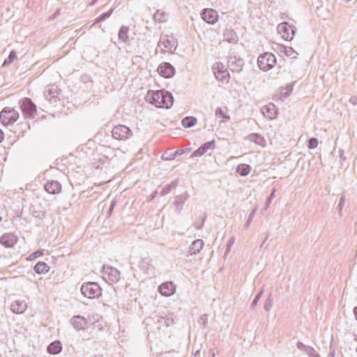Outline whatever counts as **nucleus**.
<instances>
[{"label": "nucleus", "mask_w": 357, "mask_h": 357, "mask_svg": "<svg viewBox=\"0 0 357 357\" xmlns=\"http://www.w3.org/2000/svg\"><path fill=\"white\" fill-rule=\"evenodd\" d=\"M183 150L179 149V150L176 151L173 153V155H172L170 157H166V154H167V152H166L162 155L161 158H162V160H165V161L172 160H174L176 156L181 155V154H183Z\"/></svg>", "instance_id": "34"}, {"label": "nucleus", "mask_w": 357, "mask_h": 357, "mask_svg": "<svg viewBox=\"0 0 357 357\" xmlns=\"http://www.w3.org/2000/svg\"><path fill=\"white\" fill-rule=\"evenodd\" d=\"M297 348L299 349V350H304L307 354V349L308 348L310 347L309 346H306L305 344H304L303 343H302L301 342H298L297 343V345H296Z\"/></svg>", "instance_id": "48"}, {"label": "nucleus", "mask_w": 357, "mask_h": 357, "mask_svg": "<svg viewBox=\"0 0 357 357\" xmlns=\"http://www.w3.org/2000/svg\"><path fill=\"white\" fill-rule=\"evenodd\" d=\"M293 52H294V50L291 47H289V49L286 50L285 54L287 56H291Z\"/></svg>", "instance_id": "52"}, {"label": "nucleus", "mask_w": 357, "mask_h": 357, "mask_svg": "<svg viewBox=\"0 0 357 357\" xmlns=\"http://www.w3.org/2000/svg\"><path fill=\"white\" fill-rule=\"evenodd\" d=\"M45 190L52 195L59 194L61 190V185L56 181H47L45 185Z\"/></svg>", "instance_id": "17"}, {"label": "nucleus", "mask_w": 357, "mask_h": 357, "mask_svg": "<svg viewBox=\"0 0 357 357\" xmlns=\"http://www.w3.org/2000/svg\"><path fill=\"white\" fill-rule=\"evenodd\" d=\"M112 13H113V9H110L107 12L101 14L96 19L95 23H98V22L105 21L106 19H107L112 15Z\"/></svg>", "instance_id": "35"}, {"label": "nucleus", "mask_w": 357, "mask_h": 357, "mask_svg": "<svg viewBox=\"0 0 357 357\" xmlns=\"http://www.w3.org/2000/svg\"><path fill=\"white\" fill-rule=\"evenodd\" d=\"M356 98L355 97H352L350 98V102H351L353 105H355L356 103Z\"/></svg>", "instance_id": "56"}, {"label": "nucleus", "mask_w": 357, "mask_h": 357, "mask_svg": "<svg viewBox=\"0 0 357 357\" xmlns=\"http://www.w3.org/2000/svg\"><path fill=\"white\" fill-rule=\"evenodd\" d=\"M105 273L107 274L109 280L112 283H116L120 280V271L116 268L109 266L107 268Z\"/></svg>", "instance_id": "20"}, {"label": "nucleus", "mask_w": 357, "mask_h": 357, "mask_svg": "<svg viewBox=\"0 0 357 357\" xmlns=\"http://www.w3.org/2000/svg\"><path fill=\"white\" fill-rule=\"evenodd\" d=\"M96 0H93L91 4L93 5L96 3Z\"/></svg>", "instance_id": "64"}, {"label": "nucleus", "mask_w": 357, "mask_h": 357, "mask_svg": "<svg viewBox=\"0 0 357 357\" xmlns=\"http://www.w3.org/2000/svg\"><path fill=\"white\" fill-rule=\"evenodd\" d=\"M176 41H174V38L169 39L167 36H165L163 37H161L158 46L159 47H163L167 50H171L172 48L175 45Z\"/></svg>", "instance_id": "22"}, {"label": "nucleus", "mask_w": 357, "mask_h": 357, "mask_svg": "<svg viewBox=\"0 0 357 357\" xmlns=\"http://www.w3.org/2000/svg\"><path fill=\"white\" fill-rule=\"evenodd\" d=\"M70 323L77 331L85 329L88 324L86 319L80 315L73 316L70 319Z\"/></svg>", "instance_id": "14"}, {"label": "nucleus", "mask_w": 357, "mask_h": 357, "mask_svg": "<svg viewBox=\"0 0 357 357\" xmlns=\"http://www.w3.org/2000/svg\"><path fill=\"white\" fill-rule=\"evenodd\" d=\"M116 204V201L115 199H113V200L112 201V202H111V204H110L109 208V210H108V211H107V216H108V217H109V216H110V215H112V212H113V210H114V207H115Z\"/></svg>", "instance_id": "49"}, {"label": "nucleus", "mask_w": 357, "mask_h": 357, "mask_svg": "<svg viewBox=\"0 0 357 357\" xmlns=\"http://www.w3.org/2000/svg\"><path fill=\"white\" fill-rule=\"evenodd\" d=\"M202 18L207 23L214 24L218 18L217 13L213 9H205L201 14Z\"/></svg>", "instance_id": "13"}, {"label": "nucleus", "mask_w": 357, "mask_h": 357, "mask_svg": "<svg viewBox=\"0 0 357 357\" xmlns=\"http://www.w3.org/2000/svg\"><path fill=\"white\" fill-rule=\"evenodd\" d=\"M268 237H269V234H268L266 236V237H265V238H264V241H263L262 244L261 245V247L263 246V245L265 243V242H266V240L268 238Z\"/></svg>", "instance_id": "59"}, {"label": "nucleus", "mask_w": 357, "mask_h": 357, "mask_svg": "<svg viewBox=\"0 0 357 357\" xmlns=\"http://www.w3.org/2000/svg\"><path fill=\"white\" fill-rule=\"evenodd\" d=\"M34 271L38 274H45L50 271V266L45 262L39 261L35 265Z\"/></svg>", "instance_id": "27"}, {"label": "nucleus", "mask_w": 357, "mask_h": 357, "mask_svg": "<svg viewBox=\"0 0 357 357\" xmlns=\"http://www.w3.org/2000/svg\"><path fill=\"white\" fill-rule=\"evenodd\" d=\"M261 112L266 118L270 120L275 119L278 115V109L273 103L264 106L261 108Z\"/></svg>", "instance_id": "11"}, {"label": "nucleus", "mask_w": 357, "mask_h": 357, "mask_svg": "<svg viewBox=\"0 0 357 357\" xmlns=\"http://www.w3.org/2000/svg\"><path fill=\"white\" fill-rule=\"evenodd\" d=\"M189 198L188 192H185L183 194L178 195L175 197L174 205L175 206V211L178 213L183 208V205Z\"/></svg>", "instance_id": "18"}, {"label": "nucleus", "mask_w": 357, "mask_h": 357, "mask_svg": "<svg viewBox=\"0 0 357 357\" xmlns=\"http://www.w3.org/2000/svg\"><path fill=\"white\" fill-rule=\"evenodd\" d=\"M215 115L218 116H222L223 119H229V116L225 114L222 109L220 107H218L215 110Z\"/></svg>", "instance_id": "46"}, {"label": "nucleus", "mask_w": 357, "mask_h": 357, "mask_svg": "<svg viewBox=\"0 0 357 357\" xmlns=\"http://www.w3.org/2000/svg\"><path fill=\"white\" fill-rule=\"evenodd\" d=\"M215 76L218 81L226 83L229 82L230 77L229 73L226 69L220 70V72H216Z\"/></svg>", "instance_id": "29"}, {"label": "nucleus", "mask_w": 357, "mask_h": 357, "mask_svg": "<svg viewBox=\"0 0 357 357\" xmlns=\"http://www.w3.org/2000/svg\"><path fill=\"white\" fill-rule=\"evenodd\" d=\"M224 38L229 43H235L237 41L236 33L231 29H227L225 31Z\"/></svg>", "instance_id": "30"}, {"label": "nucleus", "mask_w": 357, "mask_h": 357, "mask_svg": "<svg viewBox=\"0 0 357 357\" xmlns=\"http://www.w3.org/2000/svg\"><path fill=\"white\" fill-rule=\"evenodd\" d=\"M160 320L164 321V325L167 327L169 326L174 323V319L171 318L160 317Z\"/></svg>", "instance_id": "45"}, {"label": "nucleus", "mask_w": 357, "mask_h": 357, "mask_svg": "<svg viewBox=\"0 0 357 357\" xmlns=\"http://www.w3.org/2000/svg\"><path fill=\"white\" fill-rule=\"evenodd\" d=\"M198 323L199 325L202 326L204 328H206L208 325V315L206 314H203L200 316Z\"/></svg>", "instance_id": "39"}, {"label": "nucleus", "mask_w": 357, "mask_h": 357, "mask_svg": "<svg viewBox=\"0 0 357 357\" xmlns=\"http://www.w3.org/2000/svg\"><path fill=\"white\" fill-rule=\"evenodd\" d=\"M215 148V141L212 140L202 144L199 149L192 152L191 157H200L203 155L208 149Z\"/></svg>", "instance_id": "15"}, {"label": "nucleus", "mask_w": 357, "mask_h": 357, "mask_svg": "<svg viewBox=\"0 0 357 357\" xmlns=\"http://www.w3.org/2000/svg\"><path fill=\"white\" fill-rule=\"evenodd\" d=\"M62 350V345L60 341H54L47 347V351L50 354H58Z\"/></svg>", "instance_id": "25"}, {"label": "nucleus", "mask_w": 357, "mask_h": 357, "mask_svg": "<svg viewBox=\"0 0 357 357\" xmlns=\"http://www.w3.org/2000/svg\"><path fill=\"white\" fill-rule=\"evenodd\" d=\"M59 13V10H56V12L54 13V16L51 17L52 19H54L56 14Z\"/></svg>", "instance_id": "62"}, {"label": "nucleus", "mask_w": 357, "mask_h": 357, "mask_svg": "<svg viewBox=\"0 0 357 357\" xmlns=\"http://www.w3.org/2000/svg\"><path fill=\"white\" fill-rule=\"evenodd\" d=\"M245 64L244 60L238 56L231 54L229 56L227 66L233 73H240Z\"/></svg>", "instance_id": "7"}, {"label": "nucleus", "mask_w": 357, "mask_h": 357, "mask_svg": "<svg viewBox=\"0 0 357 357\" xmlns=\"http://www.w3.org/2000/svg\"><path fill=\"white\" fill-rule=\"evenodd\" d=\"M172 155V154H168V153H167V154H166V157H170Z\"/></svg>", "instance_id": "63"}, {"label": "nucleus", "mask_w": 357, "mask_h": 357, "mask_svg": "<svg viewBox=\"0 0 357 357\" xmlns=\"http://www.w3.org/2000/svg\"><path fill=\"white\" fill-rule=\"evenodd\" d=\"M82 294L89 298H97L102 294V289L97 282H85L81 287Z\"/></svg>", "instance_id": "1"}, {"label": "nucleus", "mask_w": 357, "mask_h": 357, "mask_svg": "<svg viewBox=\"0 0 357 357\" xmlns=\"http://www.w3.org/2000/svg\"><path fill=\"white\" fill-rule=\"evenodd\" d=\"M250 170V166L246 164H240L236 167V172L243 176L248 175Z\"/></svg>", "instance_id": "31"}, {"label": "nucleus", "mask_w": 357, "mask_h": 357, "mask_svg": "<svg viewBox=\"0 0 357 357\" xmlns=\"http://www.w3.org/2000/svg\"><path fill=\"white\" fill-rule=\"evenodd\" d=\"M276 64V58L271 52H265L260 54L257 59V65L259 69L263 71H268L273 68Z\"/></svg>", "instance_id": "3"}, {"label": "nucleus", "mask_w": 357, "mask_h": 357, "mask_svg": "<svg viewBox=\"0 0 357 357\" xmlns=\"http://www.w3.org/2000/svg\"><path fill=\"white\" fill-rule=\"evenodd\" d=\"M234 242H235V237L233 236V237L230 238V239L229 240V241L227 243V249L225 252V255H227L230 252L231 247L233 245Z\"/></svg>", "instance_id": "44"}, {"label": "nucleus", "mask_w": 357, "mask_h": 357, "mask_svg": "<svg viewBox=\"0 0 357 357\" xmlns=\"http://www.w3.org/2000/svg\"><path fill=\"white\" fill-rule=\"evenodd\" d=\"M16 58H17V55H16L15 51L12 50L10 52L8 59H6L4 61L3 66H6V65H8V64L11 63Z\"/></svg>", "instance_id": "38"}, {"label": "nucleus", "mask_w": 357, "mask_h": 357, "mask_svg": "<svg viewBox=\"0 0 357 357\" xmlns=\"http://www.w3.org/2000/svg\"><path fill=\"white\" fill-rule=\"evenodd\" d=\"M245 139L262 146H264L266 144V141L264 138L258 133L250 134L247 137H245Z\"/></svg>", "instance_id": "24"}, {"label": "nucleus", "mask_w": 357, "mask_h": 357, "mask_svg": "<svg viewBox=\"0 0 357 357\" xmlns=\"http://www.w3.org/2000/svg\"><path fill=\"white\" fill-rule=\"evenodd\" d=\"M158 71L159 74L165 78H170L175 74V69L169 63L163 62L160 64Z\"/></svg>", "instance_id": "8"}, {"label": "nucleus", "mask_w": 357, "mask_h": 357, "mask_svg": "<svg viewBox=\"0 0 357 357\" xmlns=\"http://www.w3.org/2000/svg\"><path fill=\"white\" fill-rule=\"evenodd\" d=\"M45 97L50 104L56 103L58 99L57 86H52L47 93H45Z\"/></svg>", "instance_id": "21"}, {"label": "nucleus", "mask_w": 357, "mask_h": 357, "mask_svg": "<svg viewBox=\"0 0 357 357\" xmlns=\"http://www.w3.org/2000/svg\"><path fill=\"white\" fill-rule=\"evenodd\" d=\"M275 192V189L273 190L271 195L268 198V201H270L273 197Z\"/></svg>", "instance_id": "57"}, {"label": "nucleus", "mask_w": 357, "mask_h": 357, "mask_svg": "<svg viewBox=\"0 0 357 357\" xmlns=\"http://www.w3.org/2000/svg\"><path fill=\"white\" fill-rule=\"evenodd\" d=\"M204 243L202 239L195 240L189 248V254L190 255L198 254L203 248Z\"/></svg>", "instance_id": "23"}, {"label": "nucleus", "mask_w": 357, "mask_h": 357, "mask_svg": "<svg viewBox=\"0 0 357 357\" xmlns=\"http://www.w3.org/2000/svg\"><path fill=\"white\" fill-rule=\"evenodd\" d=\"M307 355L309 357H321L320 355L313 347H309L307 349Z\"/></svg>", "instance_id": "43"}, {"label": "nucleus", "mask_w": 357, "mask_h": 357, "mask_svg": "<svg viewBox=\"0 0 357 357\" xmlns=\"http://www.w3.org/2000/svg\"><path fill=\"white\" fill-rule=\"evenodd\" d=\"M204 220H203V221L200 225H197V226H195V229H200L204 226Z\"/></svg>", "instance_id": "55"}, {"label": "nucleus", "mask_w": 357, "mask_h": 357, "mask_svg": "<svg viewBox=\"0 0 357 357\" xmlns=\"http://www.w3.org/2000/svg\"><path fill=\"white\" fill-rule=\"evenodd\" d=\"M161 107L162 108H170L174 103V98L172 94L167 91H163V94L161 96Z\"/></svg>", "instance_id": "19"}, {"label": "nucleus", "mask_w": 357, "mask_h": 357, "mask_svg": "<svg viewBox=\"0 0 357 357\" xmlns=\"http://www.w3.org/2000/svg\"><path fill=\"white\" fill-rule=\"evenodd\" d=\"M112 137L118 140H126L132 136L131 130L124 125H117L112 130Z\"/></svg>", "instance_id": "5"}, {"label": "nucleus", "mask_w": 357, "mask_h": 357, "mask_svg": "<svg viewBox=\"0 0 357 357\" xmlns=\"http://www.w3.org/2000/svg\"><path fill=\"white\" fill-rule=\"evenodd\" d=\"M153 20L159 23L166 22L168 20V13L165 11L158 10L153 15Z\"/></svg>", "instance_id": "26"}, {"label": "nucleus", "mask_w": 357, "mask_h": 357, "mask_svg": "<svg viewBox=\"0 0 357 357\" xmlns=\"http://www.w3.org/2000/svg\"><path fill=\"white\" fill-rule=\"evenodd\" d=\"M128 26H122L119 31V39L125 43L128 41Z\"/></svg>", "instance_id": "32"}, {"label": "nucleus", "mask_w": 357, "mask_h": 357, "mask_svg": "<svg viewBox=\"0 0 357 357\" xmlns=\"http://www.w3.org/2000/svg\"><path fill=\"white\" fill-rule=\"evenodd\" d=\"M20 114L15 109L6 107L0 113V121L3 126L13 125L19 119Z\"/></svg>", "instance_id": "2"}, {"label": "nucleus", "mask_w": 357, "mask_h": 357, "mask_svg": "<svg viewBox=\"0 0 357 357\" xmlns=\"http://www.w3.org/2000/svg\"><path fill=\"white\" fill-rule=\"evenodd\" d=\"M345 195H342L341 197H340V201H339V204L337 206V208L339 211V214L341 215V213H342V208H344V206L345 204Z\"/></svg>", "instance_id": "42"}, {"label": "nucleus", "mask_w": 357, "mask_h": 357, "mask_svg": "<svg viewBox=\"0 0 357 357\" xmlns=\"http://www.w3.org/2000/svg\"><path fill=\"white\" fill-rule=\"evenodd\" d=\"M292 90H293L292 86H289V87H288V88H287V91L283 93V95H282V96H283V97H284V98H287V97H289V95H290V93H291Z\"/></svg>", "instance_id": "51"}, {"label": "nucleus", "mask_w": 357, "mask_h": 357, "mask_svg": "<svg viewBox=\"0 0 357 357\" xmlns=\"http://www.w3.org/2000/svg\"><path fill=\"white\" fill-rule=\"evenodd\" d=\"M256 211H257V208H254V209L251 211L250 214L249 215L248 219V220H247V222H246V224H245V226H246V227H248V226H249V225L250 224L251 221L252 220V218H254V216H255V214Z\"/></svg>", "instance_id": "47"}, {"label": "nucleus", "mask_w": 357, "mask_h": 357, "mask_svg": "<svg viewBox=\"0 0 357 357\" xmlns=\"http://www.w3.org/2000/svg\"><path fill=\"white\" fill-rule=\"evenodd\" d=\"M278 31L284 39L291 40L296 32V27L289 24L287 22H282L278 24Z\"/></svg>", "instance_id": "6"}, {"label": "nucleus", "mask_w": 357, "mask_h": 357, "mask_svg": "<svg viewBox=\"0 0 357 357\" xmlns=\"http://www.w3.org/2000/svg\"><path fill=\"white\" fill-rule=\"evenodd\" d=\"M197 122V118L195 116H185L181 121L182 126L185 128H189L194 126Z\"/></svg>", "instance_id": "28"}, {"label": "nucleus", "mask_w": 357, "mask_h": 357, "mask_svg": "<svg viewBox=\"0 0 357 357\" xmlns=\"http://www.w3.org/2000/svg\"><path fill=\"white\" fill-rule=\"evenodd\" d=\"M263 293H264V288H261V290L255 296L253 301L252 302V303L250 305L251 309H254L257 306V303L259 301V299L261 298V295L263 294Z\"/></svg>", "instance_id": "37"}, {"label": "nucleus", "mask_w": 357, "mask_h": 357, "mask_svg": "<svg viewBox=\"0 0 357 357\" xmlns=\"http://www.w3.org/2000/svg\"><path fill=\"white\" fill-rule=\"evenodd\" d=\"M43 255V251L38 250V251L34 252L33 253H32V254L30 255V257H33V258H34V259H35V258H37V257H40V256H41V255Z\"/></svg>", "instance_id": "50"}, {"label": "nucleus", "mask_w": 357, "mask_h": 357, "mask_svg": "<svg viewBox=\"0 0 357 357\" xmlns=\"http://www.w3.org/2000/svg\"><path fill=\"white\" fill-rule=\"evenodd\" d=\"M178 179L174 180V181L171 182L169 184L165 185L162 190L160 191V195L165 196L169 193L173 189L176 188L178 185Z\"/></svg>", "instance_id": "33"}, {"label": "nucleus", "mask_w": 357, "mask_h": 357, "mask_svg": "<svg viewBox=\"0 0 357 357\" xmlns=\"http://www.w3.org/2000/svg\"><path fill=\"white\" fill-rule=\"evenodd\" d=\"M158 321V323H159L161 326H165V325H164V321L160 320V317H159V318L158 319V321Z\"/></svg>", "instance_id": "60"}, {"label": "nucleus", "mask_w": 357, "mask_h": 357, "mask_svg": "<svg viewBox=\"0 0 357 357\" xmlns=\"http://www.w3.org/2000/svg\"><path fill=\"white\" fill-rule=\"evenodd\" d=\"M157 194H158V191L157 190L153 192V194L151 196V199H153L156 196Z\"/></svg>", "instance_id": "58"}, {"label": "nucleus", "mask_w": 357, "mask_h": 357, "mask_svg": "<svg viewBox=\"0 0 357 357\" xmlns=\"http://www.w3.org/2000/svg\"><path fill=\"white\" fill-rule=\"evenodd\" d=\"M17 237L13 233H7L0 238V243L6 248H12L17 242Z\"/></svg>", "instance_id": "10"}, {"label": "nucleus", "mask_w": 357, "mask_h": 357, "mask_svg": "<svg viewBox=\"0 0 357 357\" xmlns=\"http://www.w3.org/2000/svg\"><path fill=\"white\" fill-rule=\"evenodd\" d=\"M330 349H331V347H330ZM335 350L331 349V351L328 354V357H335Z\"/></svg>", "instance_id": "53"}, {"label": "nucleus", "mask_w": 357, "mask_h": 357, "mask_svg": "<svg viewBox=\"0 0 357 357\" xmlns=\"http://www.w3.org/2000/svg\"><path fill=\"white\" fill-rule=\"evenodd\" d=\"M318 143H319L318 139H317L315 137H311L308 140L307 146H308L309 149H315L317 146Z\"/></svg>", "instance_id": "40"}, {"label": "nucleus", "mask_w": 357, "mask_h": 357, "mask_svg": "<svg viewBox=\"0 0 357 357\" xmlns=\"http://www.w3.org/2000/svg\"><path fill=\"white\" fill-rule=\"evenodd\" d=\"M272 306H273V299H272L271 294H269L268 298H266V300L264 303V308L266 312H269L271 310Z\"/></svg>", "instance_id": "36"}, {"label": "nucleus", "mask_w": 357, "mask_h": 357, "mask_svg": "<svg viewBox=\"0 0 357 357\" xmlns=\"http://www.w3.org/2000/svg\"><path fill=\"white\" fill-rule=\"evenodd\" d=\"M27 308V304L24 301L16 300L13 302L10 306V310L15 314H23Z\"/></svg>", "instance_id": "16"}, {"label": "nucleus", "mask_w": 357, "mask_h": 357, "mask_svg": "<svg viewBox=\"0 0 357 357\" xmlns=\"http://www.w3.org/2000/svg\"><path fill=\"white\" fill-rule=\"evenodd\" d=\"M176 286L172 282H165L159 287L160 293L165 296H170L174 294Z\"/></svg>", "instance_id": "12"}, {"label": "nucleus", "mask_w": 357, "mask_h": 357, "mask_svg": "<svg viewBox=\"0 0 357 357\" xmlns=\"http://www.w3.org/2000/svg\"><path fill=\"white\" fill-rule=\"evenodd\" d=\"M354 313L355 317H356V319L357 320V306L356 307H354Z\"/></svg>", "instance_id": "61"}, {"label": "nucleus", "mask_w": 357, "mask_h": 357, "mask_svg": "<svg viewBox=\"0 0 357 357\" xmlns=\"http://www.w3.org/2000/svg\"><path fill=\"white\" fill-rule=\"evenodd\" d=\"M19 104L23 116L26 119H33L36 114V105L29 98H24L20 100Z\"/></svg>", "instance_id": "4"}, {"label": "nucleus", "mask_w": 357, "mask_h": 357, "mask_svg": "<svg viewBox=\"0 0 357 357\" xmlns=\"http://www.w3.org/2000/svg\"><path fill=\"white\" fill-rule=\"evenodd\" d=\"M164 90H158L156 91H149L147 95V99L151 105L157 107H161V96L163 94Z\"/></svg>", "instance_id": "9"}, {"label": "nucleus", "mask_w": 357, "mask_h": 357, "mask_svg": "<svg viewBox=\"0 0 357 357\" xmlns=\"http://www.w3.org/2000/svg\"><path fill=\"white\" fill-rule=\"evenodd\" d=\"M4 139V133L0 129V142L3 141Z\"/></svg>", "instance_id": "54"}, {"label": "nucleus", "mask_w": 357, "mask_h": 357, "mask_svg": "<svg viewBox=\"0 0 357 357\" xmlns=\"http://www.w3.org/2000/svg\"><path fill=\"white\" fill-rule=\"evenodd\" d=\"M213 73L214 75L216 74V72H220V70H222L225 69V66L223 65L222 63H220V62H216L215 63H214V65L213 66Z\"/></svg>", "instance_id": "41"}]
</instances>
